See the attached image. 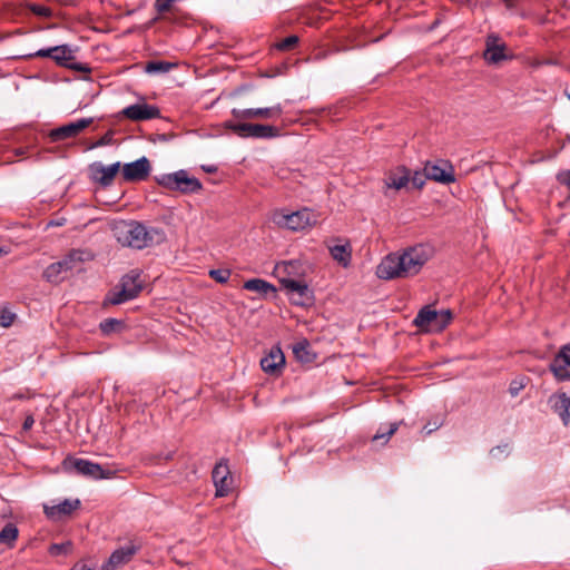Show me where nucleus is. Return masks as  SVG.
<instances>
[{
    "label": "nucleus",
    "instance_id": "obj_1",
    "mask_svg": "<svg viewBox=\"0 0 570 570\" xmlns=\"http://www.w3.org/2000/svg\"><path fill=\"white\" fill-rule=\"evenodd\" d=\"M434 249L428 244H416L403 250L386 255L376 267L381 279L407 278L420 273L433 257Z\"/></svg>",
    "mask_w": 570,
    "mask_h": 570
},
{
    "label": "nucleus",
    "instance_id": "obj_18",
    "mask_svg": "<svg viewBox=\"0 0 570 570\" xmlns=\"http://www.w3.org/2000/svg\"><path fill=\"white\" fill-rule=\"evenodd\" d=\"M282 112L283 108L279 104L267 108L233 109L232 111L237 119H272L278 118Z\"/></svg>",
    "mask_w": 570,
    "mask_h": 570
},
{
    "label": "nucleus",
    "instance_id": "obj_9",
    "mask_svg": "<svg viewBox=\"0 0 570 570\" xmlns=\"http://www.w3.org/2000/svg\"><path fill=\"white\" fill-rule=\"evenodd\" d=\"M26 58H50L57 65L67 67L69 61L75 59V50L69 45H60L46 49H39L36 52L28 53Z\"/></svg>",
    "mask_w": 570,
    "mask_h": 570
},
{
    "label": "nucleus",
    "instance_id": "obj_23",
    "mask_svg": "<svg viewBox=\"0 0 570 570\" xmlns=\"http://www.w3.org/2000/svg\"><path fill=\"white\" fill-rule=\"evenodd\" d=\"M285 365V356L279 347H272L261 360L262 370L267 374H277Z\"/></svg>",
    "mask_w": 570,
    "mask_h": 570
},
{
    "label": "nucleus",
    "instance_id": "obj_43",
    "mask_svg": "<svg viewBox=\"0 0 570 570\" xmlns=\"http://www.w3.org/2000/svg\"><path fill=\"white\" fill-rule=\"evenodd\" d=\"M67 67H69L70 69L77 70V71H81V72L90 71V68L87 65H83L80 62L68 63Z\"/></svg>",
    "mask_w": 570,
    "mask_h": 570
},
{
    "label": "nucleus",
    "instance_id": "obj_2",
    "mask_svg": "<svg viewBox=\"0 0 570 570\" xmlns=\"http://www.w3.org/2000/svg\"><path fill=\"white\" fill-rule=\"evenodd\" d=\"M114 232L118 243L137 249L150 246L163 236L158 229H148L138 222H121L115 226Z\"/></svg>",
    "mask_w": 570,
    "mask_h": 570
},
{
    "label": "nucleus",
    "instance_id": "obj_24",
    "mask_svg": "<svg viewBox=\"0 0 570 570\" xmlns=\"http://www.w3.org/2000/svg\"><path fill=\"white\" fill-rule=\"evenodd\" d=\"M425 177L431 180L439 181L442 184H450L455 180L452 168L444 164L440 166L438 164L428 163L425 166Z\"/></svg>",
    "mask_w": 570,
    "mask_h": 570
},
{
    "label": "nucleus",
    "instance_id": "obj_48",
    "mask_svg": "<svg viewBox=\"0 0 570 570\" xmlns=\"http://www.w3.org/2000/svg\"><path fill=\"white\" fill-rule=\"evenodd\" d=\"M7 253H8V252H7V250H4V248L0 246V256H1V255H3V254H7Z\"/></svg>",
    "mask_w": 570,
    "mask_h": 570
},
{
    "label": "nucleus",
    "instance_id": "obj_14",
    "mask_svg": "<svg viewBox=\"0 0 570 570\" xmlns=\"http://www.w3.org/2000/svg\"><path fill=\"white\" fill-rule=\"evenodd\" d=\"M125 118L132 121H144L149 119H156L160 117V110L154 105L146 102H139L127 106L120 112Z\"/></svg>",
    "mask_w": 570,
    "mask_h": 570
},
{
    "label": "nucleus",
    "instance_id": "obj_5",
    "mask_svg": "<svg viewBox=\"0 0 570 570\" xmlns=\"http://www.w3.org/2000/svg\"><path fill=\"white\" fill-rule=\"evenodd\" d=\"M451 320L450 309L435 311L431 306H424L419 311L413 323L423 332L439 333L450 324Z\"/></svg>",
    "mask_w": 570,
    "mask_h": 570
},
{
    "label": "nucleus",
    "instance_id": "obj_21",
    "mask_svg": "<svg viewBox=\"0 0 570 570\" xmlns=\"http://www.w3.org/2000/svg\"><path fill=\"white\" fill-rule=\"evenodd\" d=\"M212 476L216 487V497L227 495L232 485L228 465L223 462L217 463L213 470Z\"/></svg>",
    "mask_w": 570,
    "mask_h": 570
},
{
    "label": "nucleus",
    "instance_id": "obj_30",
    "mask_svg": "<svg viewBox=\"0 0 570 570\" xmlns=\"http://www.w3.org/2000/svg\"><path fill=\"white\" fill-rule=\"evenodd\" d=\"M175 67L174 63L163 60H153L146 63L147 73H166Z\"/></svg>",
    "mask_w": 570,
    "mask_h": 570
},
{
    "label": "nucleus",
    "instance_id": "obj_35",
    "mask_svg": "<svg viewBox=\"0 0 570 570\" xmlns=\"http://www.w3.org/2000/svg\"><path fill=\"white\" fill-rule=\"evenodd\" d=\"M122 326V323L116 318H107L100 323V330L104 334H110Z\"/></svg>",
    "mask_w": 570,
    "mask_h": 570
},
{
    "label": "nucleus",
    "instance_id": "obj_32",
    "mask_svg": "<svg viewBox=\"0 0 570 570\" xmlns=\"http://www.w3.org/2000/svg\"><path fill=\"white\" fill-rule=\"evenodd\" d=\"M399 424L397 423H391L387 428L381 426L377 432L373 436V441H380L383 440L384 442H387L389 439L397 431Z\"/></svg>",
    "mask_w": 570,
    "mask_h": 570
},
{
    "label": "nucleus",
    "instance_id": "obj_46",
    "mask_svg": "<svg viewBox=\"0 0 570 570\" xmlns=\"http://www.w3.org/2000/svg\"><path fill=\"white\" fill-rule=\"evenodd\" d=\"M440 426H441V423H439V422H434L433 424L428 423V424L424 426V430L426 431V433H428V434H430V433H432L433 431L438 430Z\"/></svg>",
    "mask_w": 570,
    "mask_h": 570
},
{
    "label": "nucleus",
    "instance_id": "obj_11",
    "mask_svg": "<svg viewBox=\"0 0 570 570\" xmlns=\"http://www.w3.org/2000/svg\"><path fill=\"white\" fill-rule=\"evenodd\" d=\"M274 274L278 278L282 286H286L289 282L304 278V267L298 261L281 262L274 267Z\"/></svg>",
    "mask_w": 570,
    "mask_h": 570
},
{
    "label": "nucleus",
    "instance_id": "obj_47",
    "mask_svg": "<svg viewBox=\"0 0 570 570\" xmlns=\"http://www.w3.org/2000/svg\"><path fill=\"white\" fill-rule=\"evenodd\" d=\"M508 449V445L497 446L491 450V455L497 456L498 453H503Z\"/></svg>",
    "mask_w": 570,
    "mask_h": 570
},
{
    "label": "nucleus",
    "instance_id": "obj_40",
    "mask_svg": "<svg viewBox=\"0 0 570 570\" xmlns=\"http://www.w3.org/2000/svg\"><path fill=\"white\" fill-rule=\"evenodd\" d=\"M174 0H156L155 8L159 13L167 12L173 4Z\"/></svg>",
    "mask_w": 570,
    "mask_h": 570
},
{
    "label": "nucleus",
    "instance_id": "obj_50",
    "mask_svg": "<svg viewBox=\"0 0 570 570\" xmlns=\"http://www.w3.org/2000/svg\"><path fill=\"white\" fill-rule=\"evenodd\" d=\"M362 45H363L362 42H357V43L355 45V47H360V46H362Z\"/></svg>",
    "mask_w": 570,
    "mask_h": 570
},
{
    "label": "nucleus",
    "instance_id": "obj_4",
    "mask_svg": "<svg viewBox=\"0 0 570 570\" xmlns=\"http://www.w3.org/2000/svg\"><path fill=\"white\" fill-rule=\"evenodd\" d=\"M271 219L281 228L298 232L316 225L318 215L308 208H303L293 213H288L284 209H276L272 213Z\"/></svg>",
    "mask_w": 570,
    "mask_h": 570
},
{
    "label": "nucleus",
    "instance_id": "obj_6",
    "mask_svg": "<svg viewBox=\"0 0 570 570\" xmlns=\"http://www.w3.org/2000/svg\"><path fill=\"white\" fill-rule=\"evenodd\" d=\"M158 185L168 190H178L183 194H193L202 189V183L190 177L184 169L171 174H164L155 178Z\"/></svg>",
    "mask_w": 570,
    "mask_h": 570
},
{
    "label": "nucleus",
    "instance_id": "obj_26",
    "mask_svg": "<svg viewBox=\"0 0 570 570\" xmlns=\"http://www.w3.org/2000/svg\"><path fill=\"white\" fill-rule=\"evenodd\" d=\"M410 181V170L405 167H397L394 170L390 171L385 179V185L389 188H394L396 190L405 187Z\"/></svg>",
    "mask_w": 570,
    "mask_h": 570
},
{
    "label": "nucleus",
    "instance_id": "obj_16",
    "mask_svg": "<svg viewBox=\"0 0 570 570\" xmlns=\"http://www.w3.org/2000/svg\"><path fill=\"white\" fill-rule=\"evenodd\" d=\"M138 547L134 543H128L124 547L116 549L109 559L101 566L100 570H116L119 567L128 563L137 553Z\"/></svg>",
    "mask_w": 570,
    "mask_h": 570
},
{
    "label": "nucleus",
    "instance_id": "obj_42",
    "mask_svg": "<svg viewBox=\"0 0 570 570\" xmlns=\"http://www.w3.org/2000/svg\"><path fill=\"white\" fill-rule=\"evenodd\" d=\"M523 387L524 385L522 382L513 381L510 384L509 392L512 396H517Z\"/></svg>",
    "mask_w": 570,
    "mask_h": 570
},
{
    "label": "nucleus",
    "instance_id": "obj_51",
    "mask_svg": "<svg viewBox=\"0 0 570 570\" xmlns=\"http://www.w3.org/2000/svg\"><path fill=\"white\" fill-rule=\"evenodd\" d=\"M568 98L570 99V95H568Z\"/></svg>",
    "mask_w": 570,
    "mask_h": 570
},
{
    "label": "nucleus",
    "instance_id": "obj_13",
    "mask_svg": "<svg viewBox=\"0 0 570 570\" xmlns=\"http://www.w3.org/2000/svg\"><path fill=\"white\" fill-rule=\"evenodd\" d=\"M150 171V161L147 157L142 156L132 163L125 164L121 175L126 181H142L149 176Z\"/></svg>",
    "mask_w": 570,
    "mask_h": 570
},
{
    "label": "nucleus",
    "instance_id": "obj_49",
    "mask_svg": "<svg viewBox=\"0 0 570 570\" xmlns=\"http://www.w3.org/2000/svg\"><path fill=\"white\" fill-rule=\"evenodd\" d=\"M207 171L212 173V171H214V169H212L210 167H207Z\"/></svg>",
    "mask_w": 570,
    "mask_h": 570
},
{
    "label": "nucleus",
    "instance_id": "obj_31",
    "mask_svg": "<svg viewBox=\"0 0 570 570\" xmlns=\"http://www.w3.org/2000/svg\"><path fill=\"white\" fill-rule=\"evenodd\" d=\"M293 353L302 362H309L312 360L308 351V343L306 341H301L294 344Z\"/></svg>",
    "mask_w": 570,
    "mask_h": 570
},
{
    "label": "nucleus",
    "instance_id": "obj_38",
    "mask_svg": "<svg viewBox=\"0 0 570 570\" xmlns=\"http://www.w3.org/2000/svg\"><path fill=\"white\" fill-rule=\"evenodd\" d=\"M298 42V37L297 36H289L287 38H285L284 40H282L281 42L277 43V48L279 50H291L292 48H294Z\"/></svg>",
    "mask_w": 570,
    "mask_h": 570
},
{
    "label": "nucleus",
    "instance_id": "obj_3",
    "mask_svg": "<svg viewBox=\"0 0 570 570\" xmlns=\"http://www.w3.org/2000/svg\"><path fill=\"white\" fill-rule=\"evenodd\" d=\"M91 258L92 255L90 252L72 249L61 261L50 264L43 272V278L49 283L57 284L65 279L68 272L79 271L81 264Z\"/></svg>",
    "mask_w": 570,
    "mask_h": 570
},
{
    "label": "nucleus",
    "instance_id": "obj_19",
    "mask_svg": "<svg viewBox=\"0 0 570 570\" xmlns=\"http://www.w3.org/2000/svg\"><path fill=\"white\" fill-rule=\"evenodd\" d=\"M92 118H82L77 121L69 122L65 126L51 130L50 138L52 141H61L68 138L76 137L85 128L91 125Z\"/></svg>",
    "mask_w": 570,
    "mask_h": 570
},
{
    "label": "nucleus",
    "instance_id": "obj_39",
    "mask_svg": "<svg viewBox=\"0 0 570 570\" xmlns=\"http://www.w3.org/2000/svg\"><path fill=\"white\" fill-rule=\"evenodd\" d=\"M429 179L425 177V168H423V171H415L411 178V181L414 187L422 188L425 184V180Z\"/></svg>",
    "mask_w": 570,
    "mask_h": 570
},
{
    "label": "nucleus",
    "instance_id": "obj_15",
    "mask_svg": "<svg viewBox=\"0 0 570 570\" xmlns=\"http://www.w3.org/2000/svg\"><path fill=\"white\" fill-rule=\"evenodd\" d=\"M120 169V163H115L109 166H105L104 164L97 161L89 166V176L90 179L95 183L100 184L104 187L111 185L116 175Z\"/></svg>",
    "mask_w": 570,
    "mask_h": 570
},
{
    "label": "nucleus",
    "instance_id": "obj_33",
    "mask_svg": "<svg viewBox=\"0 0 570 570\" xmlns=\"http://www.w3.org/2000/svg\"><path fill=\"white\" fill-rule=\"evenodd\" d=\"M72 551V543L71 541H66V542H62V543H53L49 547V553L52 556V557H58V556H67L69 554L70 552Z\"/></svg>",
    "mask_w": 570,
    "mask_h": 570
},
{
    "label": "nucleus",
    "instance_id": "obj_37",
    "mask_svg": "<svg viewBox=\"0 0 570 570\" xmlns=\"http://www.w3.org/2000/svg\"><path fill=\"white\" fill-rule=\"evenodd\" d=\"M16 320V314L11 313L8 309H3L0 313V326L2 327H9L13 324Z\"/></svg>",
    "mask_w": 570,
    "mask_h": 570
},
{
    "label": "nucleus",
    "instance_id": "obj_17",
    "mask_svg": "<svg viewBox=\"0 0 570 570\" xmlns=\"http://www.w3.org/2000/svg\"><path fill=\"white\" fill-rule=\"evenodd\" d=\"M550 370L559 381L570 380V343L564 345L554 356Z\"/></svg>",
    "mask_w": 570,
    "mask_h": 570
},
{
    "label": "nucleus",
    "instance_id": "obj_28",
    "mask_svg": "<svg viewBox=\"0 0 570 570\" xmlns=\"http://www.w3.org/2000/svg\"><path fill=\"white\" fill-rule=\"evenodd\" d=\"M332 257L340 263L342 266L346 267L351 262V248L348 244L345 245H334L330 248Z\"/></svg>",
    "mask_w": 570,
    "mask_h": 570
},
{
    "label": "nucleus",
    "instance_id": "obj_36",
    "mask_svg": "<svg viewBox=\"0 0 570 570\" xmlns=\"http://www.w3.org/2000/svg\"><path fill=\"white\" fill-rule=\"evenodd\" d=\"M28 7L32 11V13H35L36 16L45 17V18H49L52 16V10L48 7L35 4V3L28 4Z\"/></svg>",
    "mask_w": 570,
    "mask_h": 570
},
{
    "label": "nucleus",
    "instance_id": "obj_27",
    "mask_svg": "<svg viewBox=\"0 0 570 570\" xmlns=\"http://www.w3.org/2000/svg\"><path fill=\"white\" fill-rule=\"evenodd\" d=\"M244 288L250 292L259 293L262 295L276 292L275 287L271 283L261 278H252L246 281L244 283Z\"/></svg>",
    "mask_w": 570,
    "mask_h": 570
},
{
    "label": "nucleus",
    "instance_id": "obj_20",
    "mask_svg": "<svg viewBox=\"0 0 570 570\" xmlns=\"http://www.w3.org/2000/svg\"><path fill=\"white\" fill-rule=\"evenodd\" d=\"M505 50L507 46L500 40L498 35L491 33L487 37L485 51L483 56L489 63H498L505 60L508 58Z\"/></svg>",
    "mask_w": 570,
    "mask_h": 570
},
{
    "label": "nucleus",
    "instance_id": "obj_8",
    "mask_svg": "<svg viewBox=\"0 0 570 570\" xmlns=\"http://www.w3.org/2000/svg\"><path fill=\"white\" fill-rule=\"evenodd\" d=\"M226 127L242 138H274L278 136V129L271 125L229 121Z\"/></svg>",
    "mask_w": 570,
    "mask_h": 570
},
{
    "label": "nucleus",
    "instance_id": "obj_34",
    "mask_svg": "<svg viewBox=\"0 0 570 570\" xmlns=\"http://www.w3.org/2000/svg\"><path fill=\"white\" fill-rule=\"evenodd\" d=\"M230 274H232L230 271L227 268L210 269L208 272V275L210 276V278H213L214 281H216L219 284L227 283L230 277Z\"/></svg>",
    "mask_w": 570,
    "mask_h": 570
},
{
    "label": "nucleus",
    "instance_id": "obj_22",
    "mask_svg": "<svg viewBox=\"0 0 570 570\" xmlns=\"http://www.w3.org/2000/svg\"><path fill=\"white\" fill-rule=\"evenodd\" d=\"M80 505V501L66 499L65 501L55 504V505H45L46 515L53 520L60 521L63 518L70 515L75 510H77Z\"/></svg>",
    "mask_w": 570,
    "mask_h": 570
},
{
    "label": "nucleus",
    "instance_id": "obj_25",
    "mask_svg": "<svg viewBox=\"0 0 570 570\" xmlns=\"http://www.w3.org/2000/svg\"><path fill=\"white\" fill-rule=\"evenodd\" d=\"M549 403L563 423L568 424L570 421V397L566 393L554 394L549 399Z\"/></svg>",
    "mask_w": 570,
    "mask_h": 570
},
{
    "label": "nucleus",
    "instance_id": "obj_10",
    "mask_svg": "<svg viewBox=\"0 0 570 570\" xmlns=\"http://www.w3.org/2000/svg\"><path fill=\"white\" fill-rule=\"evenodd\" d=\"M65 465H70L77 471V473L96 480L109 479L114 475V471L110 469H104L100 464L85 459L66 460Z\"/></svg>",
    "mask_w": 570,
    "mask_h": 570
},
{
    "label": "nucleus",
    "instance_id": "obj_12",
    "mask_svg": "<svg viewBox=\"0 0 570 570\" xmlns=\"http://www.w3.org/2000/svg\"><path fill=\"white\" fill-rule=\"evenodd\" d=\"M291 302L298 306H309L314 301L313 291L305 283L304 278L295 282H289L288 285L283 287Z\"/></svg>",
    "mask_w": 570,
    "mask_h": 570
},
{
    "label": "nucleus",
    "instance_id": "obj_7",
    "mask_svg": "<svg viewBox=\"0 0 570 570\" xmlns=\"http://www.w3.org/2000/svg\"><path fill=\"white\" fill-rule=\"evenodd\" d=\"M141 289L140 274L131 271L121 278L119 287H116L108 294L107 301L112 305H119L137 297Z\"/></svg>",
    "mask_w": 570,
    "mask_h": 570
},
{
    "label": "nucleus",
    "instance_id": "obj_41",
    "mask_svg": "<svg viewBox=\"0 0 570 570\" xmlns=\"http://www.w3.org/2000/svg\"><path fill=\"white\" fill-rule=\"evenodd\" d=\"M112 131L106 132L96 144L95 147H101L110 145L112 141Z\"/></svg>",
    "mask_w": 570,
    "mask_h": 570
},
{
    "label": "nucleus",
    "instance_id": "obj_44",
    "mask_svg": "<svg viewBox=\"0 0 570 570\" xmlns=\"http://www.w3.org/2000/svg\"><path fill=\"white\" fill-rule=\"evenodd\" d=\"M33 423H35V420H33L32 415H28L24 419V422L22 425L23 430H26V431L30 430L32 428Z\"/></svg>",
    "mask_w": 570,
    "mask_h": 570
},
{
    "label": "nucleus",
    "instance_id": "obj_29",
    "mask_svg": "<svg viewBox=\"0 0 570 570\" xmlns=\"http://www.w3.org/2000/svg\"><path fill=\"white\" fill-rule=\"evenodd\" d=\"M18 528L13 523H7L0 531V544L12 548L18 538Z\"/></svg>",
    "mask_w": 570,
    "mask_h": 570
},
{
    "label": "nucleus",
    "instance_id": "obj_45",
    "mask_svg": "<svg viewBox=\"0 0 570 570\" xmlns=\"http://www.w3.org/2000/svg\"><path fill=\"white\" fill-rule=\"evenodd\" d=\"M70 570H91V567L83 561H79Z\"/></svg>",
    "mask_w": 570,
    "mask_h": 570
}]
</instances>
